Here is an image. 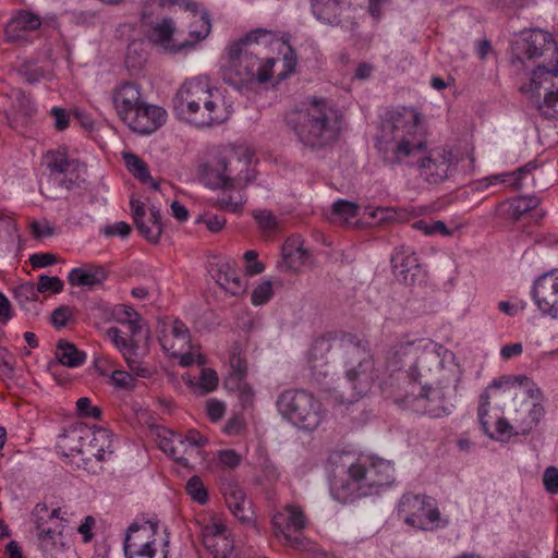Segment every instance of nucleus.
Returning a JSON list of instances; mask_svg holds the SVG:
<instances>
[{
  "label": "nucleus",
  "instance_id": "obj_42",
  "mask_svg": "<svg viewBox=\"0 0 558 558\" xmlns=\"http://www.w3.org/2000/svg\"><path fill=\"white\" fill-rule=\"evenodd\" d=\"M106 337L122 353L123 357L129 355H137L138 345L132 340L122 337V332L117 327H110L106 330Z\"/></svg>",
  "mask_w": 558,
  "mask_h": 558
},
{
  "label": "nucleus",
  "instance_id": "obj_36",
  "mask_svg": "<svg viewBox=\"0 0 558 558\" xmlns=\"http://www.w3.org/2000/svg\"><path fill=\"white\" fill-rule=\"evenodd\" d=\"M56 359L66 367H78L86 361V353L66 341H59L56 350Z\"/></svg>",
  "mask_w": 558,
  "mask_h": 558
},
{
  "label": "nucleus",
  "instance_id": "obj_15",
  "mask_svg": "<svg viewBox=\"0 0 558 558\" xmlns=\"http://www.w3.org/2000/svg\"><path fill=\"white\" fill-rule=\"evenodd\" d=\"M398 515L408 525L424 531L437 529L440 521L438 508L424 495L404 494L399 501Z\"/></svg>",
  "mask_w": 558,
  "mask_h": 558
},
{
  "label": "nucleus",
  "instance_id": "obj_61",
  "mask_svg": "<svg viewBox=\"0 0 558 558\" xmlns=\"http://www.w3.org/2000/svg\"><path fill=\"white\" fill-rule=\"evenodd\" d=\"M543 483L545 489L550 494L558 493V469L548 466L543 475Z\"/></svg>",
  "mask_w": 558,
  "mask_h": 558
},
{
  "label": "nucleus",
  "instance_id": "obj_29",
  "mask_svg": "<svg viewBox=\"0 0 558 558\" xmlns=\"http://www.w3.org/2000/svg\"><path fill=\"white\" fill-rule=\"evenodd\" d=\"M41 26L39 15L21 10L16 12L5 26V36L9 41H19L25 37L27 32H33Z\"/></svg>",
  "mask_w": 558,
  "mask_h": 558
},
{
  "label": "nucleus",
  "instance_id": "obj_12",
  "mask_svg": "<svg viewBox=\"0 0 558 558\" xmlns=\"http://www.w3.org/2000/svg\"><path fill=\"white\" fill-rule=\"evenodd\" d=\"M155 8L160 12H173L175 8L190 12L192 21L189 25V39L182 41L183 50L194 47L211 32L209 12L199 10V4L193 0H147L141 15L143 22L155 13Z\"/></svg>",
  "mask_w": 558,
  "mask_h": 558
},
{
  "label": "nucleus",
  "instance_id": "obj_59",
  "mask_svg": "<svg viewBox=\"0 0 558 558\" xmlns=\"http://www.w3.org/2000/svg\"><path fill=\"white\" fill-rule=\"evenodd\" d=\"M110 380L117 388L133 389L135 380L132 375L125 371H114L110 376Z\"/></svg>",
  "mask_w": 558,
  "mask_h": 558
},
{
  "label": "nucleus",
  "instance_id": "obj_35",
  "mask_svg": "<svg viewBox=\"0 0 558 558\" xmlns=\"http://www.w3.org/2000/svg\"><path fill=\"white\" fill-rule=\"evenodd\" d=\"M541 204V199L534 195H522L515 198H510L500 204L505 207V216L512 220L518 221L524 214L531 213L536 209Z\"/></svg>",
  "mask_w": 558,
  "mask_h": 558
},
{
  "label": "nucleus",
  "instance_id": "obj_16",
  "mask_svg": "<svg viewBox=\"0 0 558 558\" xmlns=\"http://www.w3.org/2000/svg\"><path fill=\"white\" fill-rule=\"evenodd\" d=\"M512 398V386L508 381L494 380L488 385L480 396L477 407V418L483 432L490 438H499L496 434V417L490 415L489 411L494 409L501 410L507 401Z\"/></svg>",
  "mask_w": 558,
  "mask_h": 558
},
{
  "label": "nucleus",
  "instance_id": "obj_23",
  "mask_svg": "<svg viewBox=\"0 0 558 558\" xmlns=\"http://www.w3.org/2000/svg\"><path fill=\"white\" fill-rule=\"evenodd\" d=\"M166 120L167 111L163 108L144 101L125 124L138 134H150Z\"/></svg>",
  "mask_w": 558,
  "mask_h": 558
},
{
  "label": "nucleus",
  "instance_id": "obj_48",
  "mask_svg": "<svg viewBox=\"0 0 558 558\" xmlns=\"http://www.w3.org/2000/svg\"><path fill=\"white\" fill-rule=\"evenodd\" d=\"M38 289L33 282H24L14 289V296L21 305L38 300Z\"/></svg>",
  "mask_w": 558,
  "mask_h": 558
},
{
  "label": "nucleus",
  "instance_id": "obj_18",
  "mask_svg": "<svg viewBox=\"0 0 558 558\" xmlns=\"http://www.w3.org/2000/svg\"><path fill=\"white\" fill-rule=\"evenodd\" d=\"M558 88V60L546 63H537L532 71L529 82L521 85L520 90L532 102L542 100L547 92Z\"/></svg>",
  "mask_w": 558,
  "mask_h": 558
},
{
  "label": "nucleus",
  "instance_id": "obj_39",
  "mask_svg": "<svg viewBox=\"0 0 558 558\" xmlns=\"http://www.w3.org/2000/svg\"><path fill=\"white\" fill-rule=\"evenodd\" d=\"M230 373L226 379L227 386H232L234 380L244 379L247 373V362L239 347H233L229 354Z\"/></svg>",
  "mask_w": 558,
  "mask_h": 558
},
{
  "label": "nucleus",
  "instance_id": "obj_21",
  "mask_svg": "<svg viewBox=\"0 0 558 558\" xmlns=\"http://www.w3.org/2000/svg\"><path fill=\"white\" fill-rule=\"evenodd\" d=\"M202 541L204 547L217 558H228L234 548L227 526L215 518L202 527Z\"/></svg>",
  "mask_w": 558,
  "mask_h": 558
},
{
  "label": "nucleus",
  "instance_id": "obj_43",
  "mask_svg": "<svg viewBox=\"0 0 558 558\" xmlns=\"http://www.w3.org/2000/svg\"><path fill=\"white\" fill-rule=\"evenodd\" d=\"M360 207L356 203L338 199L332 204L331 214L335 220L348 223L357 216Z\"/></svg>",
  "mask_w": 558,
  "mask_h": 558
},
{
  "label": "nucleus",
  "instance_id": "obj_33",
  "mask_svg": "<svg viewBox=\"0 0 558 558\" xmlns=\"http://www.w3.org/2000/svg\"><path fill=\"white\" fill-rule=\"evenodd\" d=\"M391 266L396 276L408 281L412 270L418 268V258L410 246L400 245L391 255Z\"/></svg>",
  "mask_w": 558,
  "mask_h": 558
},
{
  "label": "nucleus",
  "instance_id": "obj_53",
  "mask_svg": "<svg viewBox=\"0 0 558 558\" xmlns=\"http://www.w3.org/2000/svg\"><path fill=\"white\" fill-rule=\"evenodd\" d=\"M272 294V283L264 281L253 290L251 301L256 306L263 305L271 299Z\"/></svg>",
  "mask_w": 558,
  "mask_h": 558
},
{
  "label": "nucleus",
  "instance_id": "obj_8",
  "mask_svg": "<svg viewBox=\"0 0 558 558\" xmlns=\"http://www.w3.org/2000/svg\"><path fill=\"white\" fill-rule=\"evenodd\" d=\"M345 377L333 388L340 403H353L366 396L378 379V371L369 350L361 343L344 349Z\"/></svg>",
  "mask_w": 558,
  "mask_h": 558
},
{
  "label": "nucleus",
  "instance_id": "obj_22",
  "mask_svg": "<svg viewBox=\"0 0 558 558\" xmlns=\"http://www.w3.org/2000/svg\"><path fill=\"white\" fill-rule=\"evenodd\" d=\"M144 102L141 87L131 82H123L112 90V104L117 116L126 123Z\"/></svg>",
  "mask_w": 558,
  "mask_h": 558
},
{
  "label": "nucleus",
  "instance_id": "obj_37",
  "mask_svg": "<svg viewBox=\"0 0 558 558\" xmlns=\"http://www.w3.org/2000/svg\"><path fill=\"white\" fill-rule=\"evenodd\" d=\"M158 446L165 453L169 454L175 462L183 466L189 465V458L183 457L181 450L174 448L177 442H179L180 446L182 445V435L163 430L158 435Z\"/></svg>",
  "mask_w": 558,
  "mask_h": 558
},
{
  "label": "nucleus",
  "instance_id": "obj_6",
  "mask_svg": "<svg viewBox=\"0 0 558 558\" xmlns=\"http://www.w3.org/2000/svg\"><path fill=\"white\" fill-rule=\"evenodd\" d=\"M252 158L246 147H222L201 167L203 181L213 189H244L255 180Z\"/></svg>",
  "mask_w": 558,
  "mask_h": 558
},
{
  "label": "nucleus",
  "instance_id": "obj_2",
  "mask_svg": "<svg viewBox=\"0 0 558 558\" xmlns=\"http://www.w3.org/2000/svg\"><path fill=\"white\" fill-rule=\"evenodd\" d=\"M254 45L265 47L287 45V52L282 60L284 72L279 73L278 76L284 80L295 71L298 56L288 41L283 40L278 32L256 28L227 44L220 68L225 83L235 88H243L252 84H265L274 77L277 59L259 58L253 49Z\"/></svg>",
  "mask_w": 558,
  "mask_h": 558
},
{
  "label": "nucleus",
  "instance_id": "obj_13",
  "mask_svg": "<svg viewBox=\"0 0 558 558\" xmlns=\"http://www.w3.org/2000/svg\"><path fill=\"white\" fill-rule=\"evenodd\" d=\"M513 65H524L526 61L546 63L558 60V46L551 34L542 29L522 32L511 46Z\"/></svg>",
  "mask_w": 558,
  "mask_h": 558
},
{
  "label": "nucleus",
  "instance_id": "obj_40",
  "mask_svg": "<svg viewBox=\"0 0 558 558\" xmlns=\"http://www.w3.org/2000/svg\"><path fill=\"white\" fill-rule=\"evenodd\" d=\"M112 318L120 324H128L132 333L140 330V314L131 306L125 304L116 305L112 308Z\"/></svg>",
  "mask_w": 558,
  "mask_h": 558
},
{
  "label": "nucleus",
  "instance_id": "obj_7",
  "mask_svg": "<svg viewBox=\"0 0 558 558\" xmlns=\"http://www.w3.org/2000/svg\"><path fill=\"white\" fill-rule=\"evenodd\" d=\"M290 123L299 140L311 147H325L340 133L339 111L326 100H315L306 110L295 112Z\"/></svg>",
  "mask_w": 558,
  "mask_h": 558
},
{
  "label": "nucleus",
  "instance_id": "obj_58",
  "mask_svg": "<svg viewBox=\"0 0 558 558\" xmlns=\"http://www.w3.org/2000/svg\"><path fill=\"white\" fill-rule=\"evenodd\" d=\"M76 410L81 416L99 418L101 411L99 408L92 405L89 398L83 397L76 401Z\"/></svg>",
  "mask_w": 558,
  "mask_h": 558
},
{
  "label": "nucleus",
  "instance_id": "obj_30",
  "mask_svg": "<svg viewBox=\"0 0 558 558\" xmlns=\"http://www.w3.org/2000/svg\"><path fill=\"white\" fill-rule=\"evenodd\" d=\"M282 265L287 270L301 271L311 264L310 253L299 238L288 239L281 250Z\"/></svg>",
  "mask_w": 558,
  "mask_h": 558
},
{
  "label": "nucleus",
  "instance_id": "obj_44",
  "mask_svg": "<svg viewBox=\"0 0 558 558\" xmlns=\"http://www.w3.org/2000/svg\"><path fill=\"white\" fill-rule=\"evenodd\" d=\"M226 192L218 198V205L228 211H239L246 198L242 193L243 189H225Z\"/></svg>",
  "mask_w": 558,
  "mask_h": 558
},
{
  "label": "nucleus",
  "instance_id": "obj_24",
  "mask_svg": "<svg viewBox=\"0 0 558 558\" xmlns=\"http://www.w3.org/2000/svg\"><path fill=\"white\" fill-rule=\"evenodd\" d=\"M133 220L141 234L149 242L157 243L162 232L161 216L159 209L151 207L149 215L140 201H131Z\"/></svg>",
  "mask_w": 558,
  "mask_h": 558
},
{
  "label": "nucleus",
  "instance_id": "obj_45",
  "mask_svg": "<svg viewBox=\"0 0 558 558\" xmlns=\"http://www.w3.org/2000/svg\"><path fill=\"white\" fill-rule=\"evenodd\" d=\"M534 105L546 119L558 120V87L553 92H547L546 96Z\"/></svg>",
  "mask_w": 558,
  "mask_h": 558
},
{
  "label": "nucleus",
  "instance_id": "obj_5",
  "mask_svg": "<svg viewBox=\"0 0 558 558\" xmlns=\"http://www.w3.org/2000/svg\"><path fill=\"white\" fill-rule=\"evenodd\" d=\"M420 122V114L413 108L387 113L376 144L387 163L405 162L425 148V142L418 134Z\"/></svg>",
  "mask_w": 558,
  "mask_h": 558
},
{
  "label": "nucleus",
  "instance_id": "obj_10",
  "mask_svg": "<svg viewBox=\"0 0 558 558\" xmlns=\"http://www.w3.org/2000/svg\"><path fill=\"white\" fill-rule=\"evenodd\" d=\"M279 413L300 428L314 430L325 418L326 411L314 395L305 390H286L278 400Z\"/></svg>",
  "mask_w": 558,
  "mask_h": 558
},
{
  "label": "nucleus",
  "instance_id": "obj_56",
  "mask_svg": "<svg viewBox=\"0 0 558 558\" xmlns=\"http://www.w3.org/2000/svg\"><path fill=\"white\" fill-rule=\"evenodd\" d=\"M183 438L190 447V456L198 454L199 449L208 441L206 437L195 429H190Z\"/></svg>",
  "mask_w": 558,
  "mask_h": 558
},
{
  "label": "nucleus",
  "instance_id": "obj_11",
  "mask_svg": "<svg viewBox=\"0 0 558 558\" xmlns=\"http://www.w3.org/2000/svg\"><path fill=\"white\" fill-rule=\"evenodd\" d=\"M158 340L162 349L179 360L181 366L187 367L194 363L204 365L205 357L201 348L193 344L191 333L184 323L179 319H163L159 324Z\"/></svg>",
  "mask_w": 558,
  "mask_h": 558
},
{
  "label": "nucleus",
  "instance_id": "obj_34",
  "mask_svg": "<svg viewBox=\"0 0 558 558\" xmlns=\"http://www.w3.org/2000/svg\"><path fill=\"white\" fill-rule=\"evenodd\" d=\"M158 533V522L144 521L143 523H133L128 529L124 546L133 544L156 545Z\"/></svg>",
  "mask_w": 558,
  "mask_h": 558
},
{
  "label": "nucleus",
  "instance_id": "obj_27",
  "mask_svg": "<svg viewBox=\"0 0 558 558\" xmlns=\"http://www.w3.org/2000/svg\"><path fill=\"white\" fill-rule=\"evenodd\" d=\"M223 497L226 504L232 514L242 523L250 524L253 522L254 513L251 502L246 498L243 488L236 483H229L223 488Z\"/></svg>",
  "mask_w": 558,
  "mask_h": 558
},
{
  "label": "nucleus",
  "instance_id": "obj_49",
  "mask_svg": "<svg viewBox=\"0 0 558 558\" xmlns=\"http://www.w3.org/2000/svg\"><path fill=\"white\" fill-rule=\"evenodd\" d=\"M37 529L39 531L38 538L40 541V546L45 551H51L57 546V539L61 537L62 532H56L50 527L43 526L39 522H37Z\"/></svg>",
  "mask_w": 558,
  "mask_h": 558
},
{
  "label": "nucleus",
  "instance_id": "obj_52",
  "mask_svg": "<svg viewBox=\"0 0 558 558\" xmlns=\"http://www.w3.org/2000/svg\"><path fill=\"white\" fill-rule=\"evenodd\" d=\"M217 461L221 468L233 470L240 465L242 458L232 449H223L217 452Z\"/></svg>",
  "mask_w": 558,
  "mask_h": 558
},
{
  "label": "nucleus",
  "instance_id": "obj_31",
  "mask_svg": "<svg viewBox=\"0 0 558 558\" xmlns=\"http://www.w3.org/2000/svg\"><path fill=\"white\" fill-rule=\"evenodd\" d=\"M216 282L232 295H241L246 291V282L239 275L234 264L230 260H220L216 265Z\"/></svg>",
  "mask_w": 558,
  "mask_h": 558
},
{
  "label": "nucleus",
  "instance_id": "obj_17",
  "mask_svg": "<svg viewBox=\"0 0 558 558\" xmlns=\"http://www.w3.org/2000/svg\"><path fill=\"white\" fill-rule=\"evenodd\" d=\"M458 159L447 148L432 149L417 162L420 177L429 184H439L451 178L457 170Z\"/></svg>",
  "mask_w": 558,
  "mask_h": 558
},
{
  "label": "nucleus",
  "instance_id": "obj_19",
  "mask_svg": "<svg viewBox=\"0 0 558 558\" xmlns=\"http://www.w3.org/2000/svg\"><path fill=\"white\" fill-rule=\"evenodd\" d=\"M532 298L541 312L558 318V268L539 276L534 281Z\"/></svg>",
  "mask_w": 558,
  "mask_h": 558
},
{
  "label": "nucleus",
  "instance_id": "obj_60",
  "mask_svg": "<svg viewBox=\"0 0 558 558\" xmlns=\"http://www.w3.org/2000/svg\"><path fill=\"white\" fill-rule=\"evenodd\" d=\"M130 371L142 378H147L150 376L151 372L149 367L142 361L136 359V355H129L124 357Z\"/></svg>",
  "mask_w": 558,
  "mask_h": 558
},
{
  "label": "nucleus",
  "instance_id": "obj_28",
  "mask_svg": "<svg viewBox=\"0 0 558 558\" xmlns=\"http://www.w3.org/2000/svg\"><path fill=\"white\" fill-rule=\"evenodd\" d=\"M175 29V22L171 17H163L150 25L147 38L166 51L180 52L183 50V46L182 43H175L173 39Z\"/></svg>",
  "mask_w": 558,
  "mask_h": 558
},
{
  "label": "nucleus",
  "instance_id": "obj_32",
  "mask_svg": "<svg viewBox=\"0 0 558 558\" xmlns=\"http://www.w3.org/2000/svg\"><path fill=\"white\" fill-rule=\"evenodd\" d=\"M113 446L111 433L105 428L93 430V435L87 438L84 449L83 461H90L96 459L101 461L105 459L106 453H112Z\"/></svg>",
  "mask_w": 558,
  "mask_h": 558
},
{
  "label": "nucleus",
  "instance_id": "obj_1",
  "mask_svg": "<svg viewBox=\"0 0 558 558\" xmlns=\"http://www.w3.org/2000/svg\"><path fill=\"white\" fill-rule=\"evenodd\" d=\"M395 354L404 357L405 373L412 378V391L404 402L416 412L438 417L448 413L442 389L459 380L454 355L437 349L433 343L407 342L397 347Z\"/></svg>",
  "mask_w": 558,
  "mask_h": 558
},
{
  "label": "nucleus",
  "instance_id": "obj_3",
  "mask_svg": "<svg viewBox=\"0 0 558 558\" xmlns=\"http://www.w3.org/2000/svg\"><path fill=\"white\" fill-rule=\"evenodd\" d=\"M173 111L181 121L196 129H209L227 122L233 109L207 75H197L178 88Z\"/></svg>",
  "mask_w": 558,
  "mask_h": 558
},
{
  "label": "nucleus",
  "instance_id": "obj_50",
  "mask_svg": "<svg viewBox=\"0 0 558 558\" xmlns=\"http://www.w3.org/2000/svg\"><path fill=\"white\" fill-rule=\"evenodd\" d=\"M228 387L238 392L239 399L243 407L253 404L255 392L253 388L246 381H244V379L234 380L233 385Z\"/></svg>",
  "mask_w": 558,
  "mask_h": 558
},
{
  "label": "nucleus",
  "instance_id": "obj_54",
  "mask_svg": "<svg viewBox=\"0 0 558 558\" xmlns=\"http://www.w3.org/2000/svg\"><path fill=\"white\" fill-rule=\"evenodd\" d=\"M256 219L258 226L264 230L271 232L277 229L278 221L275 215L269 210H255L253 214Z\"/></svg>",
  "mask_w": 558,
  "mask_h": 558
},
{
  "label": "nucleus",
  "instance_id": "obj_38",
  "mask_svg": "<svg viewBox=\"0 0 558 558\" xmlns=\"http://www.w3.org/2000/svg\"><path fill=\"white\" fill-rule=\"evenodd\" d=\"M330 342L326 339H318L314 342L310 351V361L313 375L319 379L320 376L326 377L328 369L320 372L318 368L327 366V361L324 354L330 350Z\"/></svg>",
  "mask_w": 558,
  "mask_h": 558
},
{
  "label": "nucleus",
  "instance_id": "obj_63",
  "mask_svg": "<svg viewBox=\"0 0 558 558\" xmlns=\"http://www.w3.org/2000/svg\"><path fill=\"white\" fill-rule=\"evenodd\" d=\"M206 410L209 418L217 422L225 415L226 404L216 399H209L206 403Z\"/></svg>",
  "mask_w": 558,
  "mask_h": 558
},
{
  "label": "nucleus",
  "instance_id": "obj_9",
  "mask_svg": "<svg viewBox=\"0 0 558 558\" xmlns=\"http://www.w3.org/2000/svg\"><path fill=\"white\" fill-rule=\"evenodd\" d=\"M544 414L541 404L517 396L512 387V398L502 405V415L496 417V434L498 437L526 435L539 422Z\"/></svg>",
  "mask_w": 558,
  "mask_h": 558
},
{
  "label": "nucleus",
  "instance_id": "obj_55",
  "mask_svg": "<svg viewBox=\"0 0 558 558\" xmlns=\"http://www.w3.org/2000/svg\"><path fill=\"white\" fill-rule=\"evenodd\" d=\"M73 316L74 310L72 307L66 305L60 306L51 313V324L56 328L65 327Z\"/></svg>",
  "mask_w": 558,
  "mask_h": 558
},
{
  "label": "nucleus",
  "instance_id": "obj_20",
  "mask_svg": "<svg viewBox=\"0 0 558 558\" xmlns=\"http://www.w3.org/2000/svg\"><path fill=\"white\" fill-rule=\"evenodd\" d=\"M48 168L52 180L68 190L80 184L85 170L77 160L59 151L49 155Z\"/></svg>",
  "mask_w": 558,
  "mask_h": 558
},
{
  "label": "nucleus",
  "instance_id": "obj_46",
  "mask_svg": "<svg viewBox=\"0 0 558 558\" xmlns=\"http://www.w3.org/2000/svg\"><path fill=\"white\" fill-rule=\"evenodd\" d=\"M311 2L315 16L326 23H331L335 17L336 7L340 3V0H311Z\"/></svg>",
  "mask_w": 558,
  "mask_h": 558
},
{
  "label": "nucleus",
  "instance_id": "obj_62",
  "mask_svg": "<svg viewBox=\"0 0 558 558\" xmlns=\"http://www.w3.org/2000/svg\"><path fill=\"white\" fill-rule=\"evenodd\" d=\"M257 252L253 250L244 253V259L246 262L245 270L250 275H258L264 271V265L257 260Z\"/></svg>",
  "mask_w": 558,
  "mask_h": 558
},
{
  "label": "nucleus",
  "instance_id": "obj_14",
  "mask_svg": "<svg viewBox=\"0 0 558 558\" xmlns=\"http://www.w3.org/2000/svg\"><path fill=\"white\" fill-rule=\"evenodd\" d=\"M271 524L276 538L283 546L300 550L310 548V541L302 534L307 520L300 506L286 505L272 515Z\"/></svg>",
  "mask_w": 558,
  "mask_h": 558
},
{
  "label": "nucleus",
  "instance_id": "obj_41",
  "mask_svg": "<svg viewBox=\"0 0 558 558\" xmlns=\"http://www.w3.org/2000/svg\"><path fill=\"white\" fill-rule=\"evenodd\" d=\"M125 165L130 172L143 182H151V187L158 190L159 184L155 182L150 174L146 163L134 154L124 155Z\"/></svg>",
  "mask_w": 558,
  "mask_h": 558
},
{
  "label": "nucleus",
  "instance_id": "obj_47",
  "mask_svg": "<svg viewBox=\"0 0 558 558\" xmlns=\"http://www.w3.org/2000/svg\"><path fill=\"white\" fill-rule=\"evenodd\" d=\"M185 489L187 495L199 505H205L208 500V494L204 483L198 476H192L186 485Z\"/></svg>",
  "mask_w": 558,
  "mask_h": 558
},
{
  "label": "nucleus",
  "instance_id": "obj_57",
  "mask_svg": "<svg viewBox=\"0 0 558 558\" xmlns=\"http://www.w3.org/2000/svg\"><path fill=\"white\" fill-rule=\"evenodd\" d=\"M218 386L217 373L211 368H203L199 376V387L204 392H211Z\"/></svg>",
  "mask_w": 558,
  "mask_h": 558
},
{
  "label": "nucleus",
  "instance_id": "obj_26",
  "mask_svg": "<svg viewBox=\"0 0 558 558\" xmlns=\"http://www.w3.org/2000/svg\"><path fill=\"white\" fill-rule=\"evenodd\" d=\"M107 278L108 270L105 266L90 263L73 268L68 275V281L71 286L89 291L101 287Z\"/></svg>",
  "mask_w": 558,
  "mask_h": 558
},
{
  "label": "nucleus",
  "instance_id": "obj_25",
  "mask_svg": "<svg viewBox=\"0 0 558 558\" xmlns=\"http://www.w3.org/2000/svg\"><path fill=\"white\" fill-rule=\"evenodd\" d=\"M93 435V429L83 424H75L64 429L57 440V450L63 457L84 456L85 444Z\"/></svg>",
  "mask_w": 558,
  "mask_h": 558
},
{
  "label": "nucleus",
  "instance_id": "obj_4",
  "mask_svg": "<svg viewBox=\"0 0 558 558\" xmlns=\"http://www.w3.org/2000/svg\"><path fill=\"white\" fill-rule=\"evenodd\" d=\"M395 482V468L390 461L363 456L335 474L330 489L335 499L345 504L378 494Z\"/></svg>",
  "mask_w": 558,
  "mask_h": 558
},
{
  "label": "nucleus",
  "instance_id": "obj_51",
  "mask_svg": "<svg viewBox=\"0 0 558 558\" xmlns=\"http://www.w3.org/2000/svg\"><path fill=\"white\" fill-rule=\"evenodd\" d=\"M38 289V293H60L63 290V282L59 277L56 276H46L43 275L38 278V283L36 284Z\"/></svg>",
  "mask_w": 558,
  "mask_h": 558
},
{
  "label": "nucleus",
  "instance_id": "obj_64",
  "mask_svg": "<svg viewBox=\"0 0 558 558\" xmlns=\"http://www.w3.org/2000/svg\"><path fill=\"white\" fill-rule=\"evenodd\" d=\"M130 232H131V227L129 223H126L124 221L116 222L113 225L107 226L104 229V233L107 236L119 235V236L125 238L130 234Z\"/></svg>",
  "mask_w": 558,
  "mask_h": 558
}]
</instances>
